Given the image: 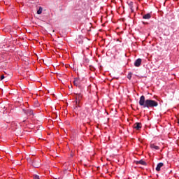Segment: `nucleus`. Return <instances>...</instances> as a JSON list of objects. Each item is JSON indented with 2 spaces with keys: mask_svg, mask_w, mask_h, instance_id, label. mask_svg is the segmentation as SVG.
<instances>
[{
  "mask_svg": "<svg viewBox=\"0 0 179 179\" xmlns=\"http://www.w3.org/2000/svg\"><path fill=\"white\" fill-rule=\"evenodd\" d=\"M139 104L143 108H153L159 106V103L152 99H145V96L142 95L140 97Z\"/></svg>",
  "mask_w": 179,
  "mask_h": 179,
  "instance_id": "nucleus-1",
  "label": "nucleus"
},
{
  "mask_svg": "<svg viewBox=\"0 0 179 179\" xmlns=\"http://www.w3.org/2000/svg\"><path fill=\"white\" fill-rule=\"evenodd\" d=\"M133 128L136 129V131H139L142 129V123L136 122L134 124Z\"/></svg>",
  "mask_w": 179,
  "mask_h": 179,
  "instance_id": "nucleus-2",
  "label": "nucleus"
},
{
  "mask_svg": "<svg viewBox=\"0 0 179 179\" xmlns=\"http://www.w3.org/2000/svg\"><path fill=\"white\" fill-rule=\"evenodd\" d=\"M75 99H76V103L79 104V103H80V100L82 99V94H76V95L75 96Z\"/></svg>",
  "mask_w": 179,
  "mask_h": 179,
  "instance_id": "nucleus-3",
  "label": "nucleus"
},
{
  "mask_svg": "<svg viewBox=\"0 0 179 179\" xmlns=\"http://www.w3.org/2000/svg\"><path fill=\"white\" fill-rule=\"evenodd\" d=\"M74 86L79 87L80 86V79L79 78H76L73 80Z\"/></svg>",
  "mask_w": 179,
  "mask_h": 179,
  "instance_id": "nucleus-4",
  "label": "nucleus"
},
{
  "mask_svg": "<svg viewBox=\"0 0 179 179\" xmlns=\"http://www.w3.org/2000/svg\"><path fill=\"white\" fill-rule=\"evenodd\" d=\"M141 64H142V59H137L134 62V66L138 67L141 66Z\"/></svg>",
  "mask_w": 179,
  "mask_h": 179,
  "instance_id": "nucleus-5",
  "label": "nucleus"
},
{
  "mask_svg": "<svg viewBox=\"0 0 179 179\" xmlns=\"http://www.w3.org/2000/svg\"><path fill=\"white\" fill-rule=\"evenodd\" d=\"M32 166L36 169H38V167H40V161H38V162L34 161L32 162Z\"/></svg>",
  "mask_w": 179,
  "mask_h": 179,
  "instance_id": "nucleus-6",
  "label": "nucleus"
},
{
  "mask_svg": "<svg viewBox=\"0 0 179 179\" xmlns=\"http://www.w3.org/2000/svg\"><path fill=\"white\" fill-rule=\"evenodd\" d=\"M163 166H164V164H163V162H160L157 165L156 167V171H160V169H162V167H163Z\"/></svg>",
  "mask_w": 179,
  "mask_h": 179,
  "instance_id": "nucleus-7",
  "label": "nucleus"
},
{
  "mask_svg": "<svg viewBox=\"0 0 179 179\" xmlns=\"http://www.w3.org/2000/svg\"><path fill=\"white\" fill-rule=\"evenodd\" d=\"M150 148L153 150H159L160 149V148L155 144H150Z\"/></svg>",
  "mask_w": 179,
  "mask_h": 179,
  "instance_id": "nucleus-8",
  "label": "nucleus"
},
{
  "mask_svg": "<svg viewBox=\"0 0 179 179\" xmlns=\"http://www.w3.org/2000/svg\"><path fill=\"white\" fill-rule=\"evenodd\" d=\"M136 164H141L142 166H146V162L143 159H141L140 161H136Z\"/></svg>",
  "mask_w": 179,
  "mask_h": 179,
  "instance_id": "nucleus-9",
  "label": "nucleus"
},
{
  "mask_svg": "<svg viewBox=\"0 0 179 179\" xmlns=\"http://www.w3.org/2000/svg\"><path fill=\"white\" fill-rule=\"evenodd\" d=\"M25 114H27V115H34V113H33V110L30 109L25 110Z\"/></svg>",
  "mask_w": 179,
  "mask_h": 179,
  "instance_id": "nucleus-10",
  "label": "nucleus"
},
{
  "mask_svg": "<svg viewBox=\"0 0 179 179\" xmlns=\"http://www.w3.org/2000/svg\"><path fill=\"white\" fill-rule=\"evenodd\" d=\"M152 17V15L150 13H147L143 16V19L149 20Z\"/></svg>",
  "mask_w": 179,
  "mask_h": 179,
  "instance_id": "nucleus-11",
  "label": "nucleus"
},
{
  "mask_svg": "<svg viewBox=\"0 0 179 179\" xmlns=\"http://www.w3.org/2000/svg\"><path fill=\"white\" fill-rule=\"evenodd\" d=\"M6 57V55H3L2 52H0V62L3 61Z\"/></svg>",
  "mask_w": 179,
  "mask_h": 179,
  "instance_id": "nucleus-12",
  "label": "nucleus"
},
{
  "mask_svg": "<svg viewBox=\"0 0 179 179\" xmlns=\"http://www.w3.org/2000/svg\"><path fill=\"white\" fill-rule=\"evenodd\" d=\"M129 6L130 7V9L131 10V12H134V2L130 1L129 3Z\"/></svg>",
  "mask_w": 179,
  "mask_h": 179,
  "instance_id": "nucleus-13",
  "label": "nucleus"
},
{
  "mask_svg": "<svg viewBox=\"0 0 179 179\" xmlns=\"http://www.w3.org/2000/svg\"><path fill=\"white\" fill-rule=\"evenodd\" d=\"M43 13V8L40 7L37 10V15H41Z\"/></svg>",
  "mask_w": 179,
  "mask_h": 179,
  "instance_id": "nucleus-14",
  "label": "nucleus"
},
{
  "mask_svg": "<svg viewBox=\"0 0 179 179\" xmlns=\"http://www.w3.org/2000/svg\"><path fill=\"white\" fill-rule=\"evenodd\" d=\"M132 78V73L130 72L129 73V74L127 75V79H129V80H131V78Z\"/></svg>",
  "mask_w": 179,
  "mask_h": 179,
  "instance_id": "nucleus-15",
  "label": "nucleus"
},
{
  "mask_svg": "<svg viewBox=\"0 0 179 179\" xmlns=\"http://www.w3.org/2000/svg\"><path fill=\"white\" fill-rule=\"evenodd\" d=\"M34 179H40V176L38 175H34Z\"/></svg>",
  "mask_w": 179,
  "mask_h": 179,
  "instance_id": "nucleus-16",
  "label": "nucleus"
},
{
  "mask_svg": "<svg viewBox=\"0 0 179 179\" xmlns=\"http://www.w3.org/2000/svg\"><path fill=\"white\" fill-rule=\"evenodd\" d=\"M1 80H3L5 79V76L2 75L0 78Z\"/></svg>",
  "mask_w": 179,
  "mask_h": 179,
  "instance_id": "nucleus-17",
  "label": "nucleus"
},
{
  "mask_svg": "<svg viewBox=\"0 0 179 179\" xmlns=\"http://www.w3.org/2000/svg\"><path fill=\"white\" fill-rule=\"evenodd\" d=\"M51 73H57V71H52V70L50 69Z\"/></svg>",
  "mask_w": 179,
  "mask_h": 179,
  "instance_id": "nucleus-18",
  "label": "nucleus"
},
{
  "mask_svg": "<svg viewBox=\"0 0 179 179\" xmlns=\"http://www.w3.org/2000/svg\"><path fill=\"white\" fill-rule=\"evenodd\" d=\"M73 71H78V69H77L73 68Z\"/></svg>",
  "mask_w": 179,
  "mask_h": 179,
  "instance_id": "nucleus-19",
  "label": "nucleus"
},
{
  "mask_svg": "<svg viewBox=\"0 0 179 179\" xmlns=\"http://www.w3.org/2000/svg\"><path fill=\"white\" fill-rule=\"evenodd\" d=\"M26 120H23V122H24Z\"/></svg>",
  "mask_w": 179,
  "mask_h": 179,
  "instance_id": "nucleus-20",
  "label": "nucleus"
},
{
  "mask_svg": "<svg viewBox=\"0 0 179 179\" xmlns=\"http://www.w3.org/2000/svg\"><path fill=\"white\" fill-rule=\"evenodd\" d=\"M87 62H88V60H85Z\"/></svg>",
  "mask_w": 179,
  "mask_h": 179,
  "instance_id": "nucleus-21",
  "label": "nucleus"
},
{
  "mask_svg": "<svg viewBox=\"0 0 179 179\" xmlns=\"http://www.w3.org/2000/svg\"><path fill=\"white\" fill-rule=\"evenodd\" d=\"M91 27H93L92 25H91Z\"/></svg>",
  "mask_w": 179,
  "mask_h": 179,
  "instance_id": "nucleus-22",
  "label": "nucleus"
},
{
  "mask_svg": "<svg viewBox=\"0 0 179 179\" xmlns=\"http://www.w3.org/2000/svg\"><path fill=\"white\" fill-rule=\"evenodd\" d=\"M93 1H96V0H93Z\"/></svg>",
  "mask_w": 179,
  "mask_h": 179,
  "instance_id": "nucleus-23",
  "label": "nucleus"
}]
</instances>
